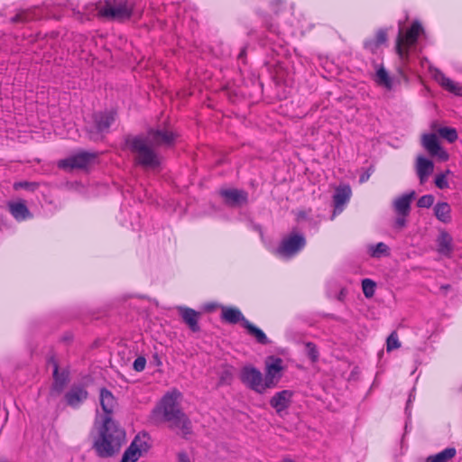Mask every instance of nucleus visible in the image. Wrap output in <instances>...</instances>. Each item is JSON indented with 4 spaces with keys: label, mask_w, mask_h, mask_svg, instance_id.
<instances>
[{
    "label": "nucleus",
    "mask_w": 462,
    "mask_h": 462,
    "mask_svg": "<svg viewBox=\"0 0 462 462\" xmlns=\"http://www.w3.org/2000/svg\"><path fill=\"white\" fill-rule=\"evenodd\" d=\"M219 194L228 207L238 208L248 202V193L244 189H222Z\"/></svg>",
    "instance_id": "4468645a"
},
{
    "label": "nucleus",
    "mask_w": 462,
    "mask_h": 462,
    "mask_svg": "<svg viewBox=\"0 0 462 462\" xmlns=\"http://www.w3.org/2000/svg\"><path fill=\"white\" fill-rule=\"evenodd\" d=\"M449 288H450V286H449V285H442V286H441V289H444V290H448V289H449Z\"/></svg>",
    "instance_id": "49530a36"
},
{
    "label": "nucleus",
    "mask_w": 462,
    "mask_h": 462,
    "mask_svg": "<svg viewBox=\"0 0 462 462\" xmlns=\"http://www.w3.org/2000/svg\"><path fill=\"white\" fill-rule=\"evenodd\" d=\"M233 379V374L230 370L226 369L222 372L219 381L221 383L230 384Z\"/></svg>",
    "instance_id": "a19ab883"
},
{
    "label": "nucleus",
    "mask_w": 462,
    "mask_h": 462,
    "mask_svg": "<svg viewBox=\"0 0 462 462\" xmlns=\"http://www.w3.org/2000/svg\"><path fill=\"white\" fill-rule=\"evenodd\" d=\"M88 393L81 384L72 385L64 394L66 404L72 409H78L88 399Z\"/></svg>",
    "instance_id": "2eb2a0df"
},
{
    "label": "nucleus",
    "mask_w": 462,
    "mask_h": 462,
    "mask_svg": "<svg viewBox=\"0 0 462 462\" xmlns=\"http://www.w3.org/2000/svg\"><path fill=\"white\" fill-rule=\"evenodd\" d=\"M178 134L167 128H149L146 135L128 136L125 144L134 155L135 165L146 170H155L161 165L155 147L170 148L175 144Z\"/></svg>",
    "instance_id": "f257e3e1"
},
{
    "label": "nucleus",
    "mask_w": 462,
    "mask_h": 462,
    "mask_svg": "<svg viewBox=\"0 0 462 462\" xmlns=\"http://www.w3.org/2000/svg\"><path fill=\"white\" fill-rule=\"evenodd\" d=\"M434 199V196L431 194L423 195L418 199L417 206L419 208H429L433 205Z\"/></svg>",
    "instance_id": "e433bc0d"
},
{
    "label": "nucleus",
    "mask_w": 462,
    "mask_h": 462,
    "mask_svg": "<svg viewBox=\"0 0 462 462\" xmlns=\"http://www.w3.org/2000/svg\"><path fill=\"white\" fill-rule=\"evenodd\" d=\"M271 362H266L265 375L263 377L264 392L274 388L282 376V360L280 357H270Z\"/></svg>",
    "instance_id": "9d476101"
},
{
    "label": "nucleus",
    "mask_w": 462,
    "mask_h": 462,
    "mask_svg": "<svg viewBox=\"0 0 462 462\" xmlns=\"http://www.w3.org/2000/svg\"><path fill=\"white\" fill-rule=\"evenodd\" d=\"M351 194L349 185H340L336 189L333 196L334 214L342 212L344 206L349 201Z\"/></svg>",
    "instance_id": "a211bd4d"
},
{
    "label": "nucleus",
    "mask_w": 462,
    "mask_h": 462,
    "mask_svg": "<svg viewBox=\"0 0 462 462\" xmlns=\"http://www.w3.org/2000/svg\"><path fill=\"white\" fill-rule=\"evenodd\" d=\"M32 10H23L11 18L12 23H24L35 19Z\"/></svg>",
    "instance_id": "7c9ffc66"
},
{
    "label": "nucleus",
    "mask_w": 462,
    "mask_h": 462,
    "mask_svg": "<svg viewBox=\"0 0 462 462\" xmlns=\"http://www.w3.org/2000/svg\"><path fill=\"white\" fill-rule=\"evenodd\" d=\"M397 217L394 221V227L397 229H402L406 226V217L409 215H402V214H396Z\"/></svg>",
    "instance_id": "ea45409f"
},
{
    "label": "nucleus",
    "mask_w": 462,
    "mask_h": 462,
    "mask_svg": "<svg viewBox=\"0 0 462 462\" xmlns=\"http://www.w3.org/2000/svg\"><path fill=\"white\" fill-rule=\"evenodd\" d=\"M415 191L411 190L410 192L404 193L400 197H397L393 202V207L396 214L409 215L411 212V204L415 198Z\"/></svg>",
    "instance_id": "6ab92c4d"
},
{
    "label": "nucleus",
    "mask_w": 462,
    "mask_h": 462,
    "mask_svg": "<svg viewBox=\"0 0 462 462\" xmlns=\"http://www.w3.org/2000/svg\"><path fill=\"white\" fill-rule=\"evenodd\" d=\"M452 236L446 231H441L437 238L438 252L442 255H449L452 252Z\"/></svg>",
    "instance_id": "393cba45"
},
{
    "label": "nucleus",
    "mask_w": 462,
    "mask_h": 462,
    "mask_svg": "<svg viewBox=\"0 0 462 462\" xmlns=\"http://www.w3.org/2000/svg\"><path fill=\"white\" fill-rule=\"evenodd\" d=\"M450 171L447 170L446 172H442L440 174H438L435 178V185L440 189H448V182L447 180V174H449Z\"/></svg>",
    "instance_id": "c9c22d12"
},
{
    "label": "nucleus",
    "mask_w": 462,
    "mask_h": 462,
    "mask_svg": "<svg viewBox=\"0 0 462 462\" xmlns=\"http://www.w3.org/2000/svg\"><path fill=\"white\" fill-rule=\"evenodd\" d=\"M240 380L249 389L261 394L264 393L263 374L256 367L245 365L240 372Z\"/></svg>",
    "instance_id": "1a4fd4ad"
},
{
    "label": "nucleus",
    "mask_w": 462,
    "mask_h": 462,
    "mask_svg": "<svg viewBox=\"0 0 462 462\" xmlns=\"http://www.w3.org/2000/svg\"><path fill=\"white\" fill-rule=\"evenodd\" d=\"M244 328L247 330L248 334L255 338V340L262 345L270 344V340L268 339L265 333L257 328L255 325L252 324L249 320L244 321Z\"/></svg>",
    "instance_id": "a878e982"
},
{
    "label": "nucleus",
    "mask_w": 462,
    "mask_h": 462,
    "mask_svg": "<svg viewBox=\"0 0 462 462\" xmlns=\"http://www.w3.org/2000/svg\"><path fill=\"white\" fill-rule=\"evenodd\" d=\"M245 50H242V51H241V52H240V53H239V55H238V58H239V59H240V58H242V57L245 55Z\"/></svg>",
    "instance_id": "a18cd8bd"
},
{
    "label": "nucleus",
    "mask_w": 462,
    "mask_h": 462,
    "mask_svg": "<svg viewBox=\"0 0 462 462\" xmlns=\"http://www.w3.org/2000/svg\"><path fill=\"white\" fill-rule=\"evenodd\" d=\"M433 170L434 164L430 160L423 156L417 158L416 171L421 184L428 180L429 176L433 172Z\"/></svg>",
    "instance_id": "4be33fe9"
},
{
    "label": "nucleus",
    "mask_w": 462,
    "mask_h": 462,
    "mask_svg": "<svg viewBox=\"0 0 462 462\" xmlns=\"http://www.w3.org/2000/svg\"><path fill=\"white\" fill-rule=\"evenodd\" d=\"M37 187H38L37 183L29 182V181H19V182H15L14 184V189L16 190L20 189L34 190Z\"/></svg>",
    "instance_id": "4c0bfd02"
},
{
    "label": "nucleus",
    "mask_w": 462,
    "mask_h": 462,
    "mask_svg": "<svg viewBox=\"0 0 462 462\" xmlns=\"http://www.w3.org/2000/svg\"><path fill=\"white\" fill-rule=\"evenodd\" d=\"M376 81L379 85H383L387 88L391 87V79L388 75V72L385 70L383 67H381L376 71Z\"/></svg>",
    "instance_id": "2f4dec72"
},
{
    "label": "nucleus",
    "mask_w": 462,
    "mask_h": 462,
    "mask_svg": "<svg viewBox=\"0 0 462 462\" xmlns=\"http://www.w3.org/2000/svg\"><path fill=\"white\" fill-rule=\"evenodd\" d=\"M116 113L113 110L96 112L87 122L86 132L88 137L94 141H101L109 132V128L116 120Z\"/></svg>",
    "instance_id": "20e7f679"
},
{
    "label": "nucleus",
    "mask_w": 462,
    "mask_h": 462,
    "mask_svg": "<svg viewBox=\"0 0 462 462\" xmlns=\"http://www.w3.org/2000/svg\"><path fill=\"white\" fill-rule=\"evenodd\" d=\"M438 134L443 139H446L448 143H452L457 141L458 135L457 132L453 127L443 126L439 128Z\"/></svg>",
    "instance_id": "c756f323"
},
{
    "label": "nucleus",
    "mask_w": 462,
    "mask_h": 462,
    "mask_svg": "<svg viewBox=\"0 0 462 462\" xmlns=\"http://www.w3.org/2000/svg\"><path fill=\"white\" fill-rule=\"evenodd\" d=\"M387 38V30L381 28L376 32L374 38L365 41L364 48L371 53H376L378 49L386 43Z\"/></svg>",
    "instance_id": "412c9836"
},
{
    "label": "nucleus",
    "mask_w": 462,
    "mask_h": 462,
    "mask_svg": "<svg viewBox=\"0 0 462 462\" xmlns=\"http://www.w3.org/2000/svg\"><path fill=\"white\" fill-rule=\"evenodd\" d=\"M178 311L183 322L189 327L192 332H199L200 330L199 325V319L200 313L193 309L185 306L178 307Z\"/></svg>",
    "instance_id": "f3484780"
},
{
    "label": "nucleus",
    "mask_w": 462,
    "mask_h": 462,
    "mask_svg": "<svg viewBox=\"0 0 462 462\" xmlns=\"http://www.w3.org/2000/svg\"><path fill=\"white\" fill-rule=\"evenodd\" d=\"M421 145L431 157H437L442 162L448 160V153L441 147L436 134H423L421 135Z\"/></svg>",
    "instance_id": "9b49d317"
},
{
    "label": "nucleus",
    "mask_w": 462,
    "mask_h": 462,
    "mask_svg": "<svg viewBox=\"0 0 462 462\" xmlns=\"http://www.w3.org/2000/svg\"><path fill=\"white\" fill-rule=\"evenodd\" d=\"M180 396V393L177 390L164 394L160 403L152 410V419L167 422L170 430L178 431L187 439L192 433V424L178 403Z\"/></svg>",
    "instance_id": "7ed1b4c3"
},
{
    "label": "nucleus",
    "mask_w": 462,
    "mask_h": 462,
    "mask_svg": "<svg viewBox=\"0 0 462 462\" xmlns=\"http://www.w3.org/2000/svg\"><path fill=\"white\" fill-rule=\"evenodd\" d=\"M282 462H295V461L290 457H284Z\"/></svg>",
    "instance_id": "c03bdc74"
},
{
    "label": "nucleus",
    "mask_w": 462,
    "mask_h": 462,
    "mask_svg": "<svg viewBox=\"0 0 462 462\" xmlns=\"http://www.w3.org/2000/svg\"><path fill=\"white\" fill-rule=\"evenodd\" d=\"M99 400L105 417L99 430V437L94 442V448L99 457H109L120 450L125 439V432L111 417L117 404L113 393L106 388H102Z\"/></svg>",
    "instance_id": "f03ea898"
},
{
    "label": "nucleus",
    "mask_w": 462,
    "mask_h": 462,
    "mask_svg": "<svg viewBox=\"0 0 462 462\" xmlns=\"http://www.w3.org/2000/svg\"><path fill=\"white\" fill-rule=\"evenodd\" d=\"M401 347V343L396 331H393L386 339V350L391 352Z\"/></svg>",
    "instance_id": "473e14b6"
},
{
    "label": "nucleus",
    "mask_w": 462,
    "mask_h": 462,
    "mask_svg": "<svg viewBox=\"0 0 462 462\" xmlns=\"http://www.w3.org/2000/svg\"><path fill=\"white\" fill-rule=\"evenodd\" d=\"M370 176H371V172L369 171L363 172L359 177V182L364 183V182L367 181L369 180Z\"/></svg>",
    "instance_id": "37998d69"
},
{
    "label": "nucleus",
    "mask_w": 462,
    "mask_h": 462,
    "mask_svg": "<svg viewBox=\"0 0 462 462\" xmlns=\"http://www.w3.org/2000/svg\"><path fill=\"white\" fill-rule=\"evenodd\" d=\"M146 359L144 356H138L133 364V367L136 372H142L145 369Z\"/></svg>",
    "instance_id": "58836bf2"
},
{
    "label": "nucleus",
    "mask_w": 462,
    "mask_h": 462,
    "mask_svg": "<svg viewBox=\"0 0 462 462\" xmlns=\"http://www.w3.org/2000/svg\"><path fill=\"white\" fill-rule=\"evenodd\" d=\"M305 245L306 239L302 234L291 233L281 241L275 254L283 259H290L299 254Z\"/></svg>",
    "instance_id": "0eeeda50"
},
{
    "label": "nucleus",
    "mask_w": 462,
    "mask_h": 462,
    "mask_svg": "<svg viewBox=\"0 0 462 462\" xmlns=\"http://www.w3.org/2000/svg\"><path fill=\"white\" fill-rule=\"evenodd\" d=\"M97 157V152H79L59 162V166L63 169H84L88 166Z\"/></svg>",
    "instance_id": "f8f14e48"
},
{
    "label": "nucleus",
    "mask_w": 462,
    "mask_h": 462,
    "mask_svg": "<svg viewBox=\"0 0 462 462\" xmlns=\"http://www.w3.org/2000/svg\"><path fill=\"white\" fill-rule=\"evenodd\" d=\"M422 31V26L418 21L412 23L405 35L402 32V29H399L395 49L397 54L402 60L408 58V48L417 42L418 37Z\"/></svg>",
    "instance_id": "423d86ee"
},
{
    "label": "nucleus",
    "mask_w": 462,
    "mask_h": 462,
    "mask_svg": "<svg viewBox=\"0 0 462 462\" xmlns=\"http://www.w3.org/2000/svg\"><path fill=\"white\" fill-rule=\"evenodd\" d=\"M362 289H363L364 295L366 298H371L374 294L375 282L370 279H364L362 281Z\"/></svg>",
    "instance_id": "72a5a7b5"
},
{
    "label": "nucleus",
    "mask_w": 462,
    "mask_h": 462,
    "mask_svg": "<svg viewBox=\"0 0 462 462\" xmlns=\"http://www.w3.org/2000/svg\"><path fill=\"white\" fill-rule=\"evenodd\" d=\"M221 318L223 320L230 324L242 322L243 327L244 321L247 320L238 309L232 307H222Z\"/></svg>",
    "instance_id": "b1692460"
},
{
    "label": "nucleus",
    "mask_w": 462,
    "mask_h": 462,
    "mask_svg": "<svg viewBox=\"0 0 462 462\" xmlns=\"http://www.w3.org/2000/svg\"><path fill=\"white\" fill-rule=\"evenodd\" d=\"M434 215L442 223H449L451 221V208L447 202H438L434 206Z\"/></svg>",
    "instance_id": "bb28decb"
},
{
    "label": "nucleus",
    "mask_w": 462,
    "mask_h": 462,
    "mask_svg": "<svg viewBox=\"0 0 462 462\" xmlns=\"http://www.w3.org/2000/svg\"><path fill=\"white\" fill-rule=\"evenodd\" d=\"M148 449V443L139 436H136L124 452L121 462H136Z\"/></svg>",
    "instance_id": "ddd939ff"
},
{
    "label": "nucleus",
    "mask_w": 462,
    "mask_h": 462,
    "mask_svg": "<svg viewBox=\"0 0 462 462\" xmlns=\"http://www.w3.org/2000/svg\"><path fill=\"white\" fill-rule=\"evenodd\" d=\"M293 393L290 390H282L276 393L270 400V405L277 414L282 415L291 403Z\"/></svg>",
    "instance_id": "dca6fc26"
},
{
    "label": "nucleus",
    "mask_w": 462,
    "mask_h": 462,
    "mask_svg": "<svg viewBox=\"0 0 462 462\" xmlns=\"http://www.w3.org/2000/svg\"><path fill=\"white\" fill-rule=\"evenodd\" d=\"M433 77L435 80L448 92L457 96L462 95V88L459 86V84L446 77V75L441 70L436 69L434 70Z\"/></svg>",
    "instance_id": "aec40b11"
},
{
    "label": "nucleus",
    "mask_w": 462,
    "mask_h": 462,
    "mask_svg": "<svg viewBox=\"0 0 462 462\" xmlns=\"http://www.w3.org/2000/svg\"><path fill=\"white\" fill-rule=\"evenodd\" d=\"M134 4L129 0H107L98 8V14L111 20L123 21L132 16Z\"/></svg>",
    "instance_id": "39448f33"
},
{
    "label": "nucleus",
    "mask_w": 462,
    "mask_h": 462,
    "mask_svg": "<svg viewBox=\"0 0 462 462\" xmlns=\"http://www.w3.org/2000/svg\"><path fill=\"white\" fill-rule=\"evenodd\" d=\"M368 253L370 256L374 258H380L382 256H387L390 254V249L388 245L383 242L377 243L376 245H371L368 247Z\"/></svg>",
    "instance_id": "c85d7f7f"
},
{
    "label": "nucleus",
    "mask_w": 462,
    "mask_h": 462,
    "mask_svg": "<svg viewBox=\"0 0 462 462\" xmlns=\"http://www.w3.org/2000/svg\"><path fill=\"white\" fill-rule=\"evenodd\" d=\"M8 208L11 215L18 221L25 220L31 213L23 201L9 202Z\"/></svg>",
    "instance_id": "5701e85b"
},
{
    "label": "nucleus",
    "mask_w": 462,
    "mask_h": 462,
    "mask_svg": "<svg viewBox=\"0 0 462 462\" xmlns=\"http://www.w3.org/2000/svg\"><path fill=\"white\" fill-rule=\"evenodd\" d=\"M48 364L51 365L53 368V382L50 389V396L57 397L63 392L64 388L69 381V371L66 369L60 371L59 363L55 356H51L48 359Z\"/></svg>",
    "instance_id": "6e6552de"
},
{
    "label": "nucleus",
    "mask_w": 462,
    "mask_h": 462,
    "mask_svg": "<svg viewBox=\"0 0 462 462\" xmlns=\"http://www.w3.org/2000/svg\"><path fill=\"white\" fill-rule=\"evenodd\" d=\"M176 462H191V459L187 452L180 451L176 455Z\"/></svg>",
    "instance_id": "79ce46f5"
},
{
    "label": "nucleus",
    "mask_w": 462,
    "mask_h": 462,
    "mask_svg": "<svg viewBox=\"0 0 462 462\" xmlns=\"http://www.w3.org/2000/svg\"><path fill=\"white\" fill-rule=\"evenodd\" d=\"M456 454V448L449 447L435 455L429 456L426 458V462H448L455 457Z\"/></svg>",
    "instance_id": "cd10ccee"
},
{
    "label": "nucleus",
    "mask_w": 462,
    "mask_h": 462,
    "mask_svg": "<svg viewBox=\"0 0 462 462\" xmlns=\"http://www.w3.org/2000/svg\"><path fill=\"white\" fill-rule=\"evenodd\" d=\"M306 354L312 363L318 361L319 353L317 346L312 342H307L305 344Z\"/></svg>",
    "instance_id": "f704fd0d"
}]
</instances>
